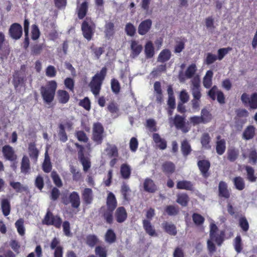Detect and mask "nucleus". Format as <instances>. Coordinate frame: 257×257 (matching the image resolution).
<instances>
[{
  "mask_svg": "<svg viewBox=\"0 0 257 257\" xmlns=\"http://www.w3.org/2000/svg\"><path fill=\"white\" fill-rule=\"evenodd\" d=\"M106 205V207L101 208V216L107 224H111L113 221V212L117 207V202L115 195L111 192L108 193Z\"/></svg>",
  "mask_w": 257,
  "mask_h": 257,
  "instance_id": "1",
  "label": "nucleus"
},
{
  "mask_svg": "<svg viewBox=\"0 0 257 257\" xmlns=\"http://www.w3.org/2000/svg\"><path fill=\"white\" fill-rule=\"evenodd\" d=\"M57 88V83L55 80L49 81L45 86L41 87L40 93L45 102L49 104L54 100Z\"/></svg>",
  "mask_w": 257,
  "mask_h": 257,
  "instance_id": "2",
  "label": "nucleus"
},
{
  "mask_svg": "<svg viewBox=\"0 0 257 257\" xmlns=\"http://www.w3.org/2000/svg\"><path fill=\"white\" fill-rule=\"evenodd\" d=\"M107 73L106 67L102 68L99 73H97L92 79L89 84V86L92 93L97 96L99 94L101 86Z\"/></svg>",
  "mask_w": 257,
  "mask_h": 257,
  "instance_id": "3",
  "label": "nucleus"
},
{
  "mask_svg": "<svg viewBox=\"0 0 257 257\" xmlns=\"http://www.w3.org/2000/svg\"><path fill=\"white\" fill-rule=\"evenodd\" d=\"M95 28V25L91 19L86 17L81 24V31L84 38L90 41L94 35Z\"/></svg>",
  "mask_w": 257,
  "mask_h": 257,
  "instance_id": "4",
  "label": "nucleus"
},
{
  "mask_svg": "<svg viewBox=\"0 0 257 257\" xmlns=\"http://www.w3.org/2000/svg\"><path fill=\"white\" fill-rule=\"evenodd\" d=\"M42 222L43 224L53 225L56 228H60L62 220L59 215H54L50 210H48Z\"/></svg>",
  "mask_w": 257,
  "mask_h": 257,
  "instance_id": "5",
  "label": "nucleus"
},
{
  "mask_svg": "<svg viewBox=\"0 0 257 257\" xmlns=\"http://www.w3.org/2000/svg\"><path fill=\"white\" fill-rule=\"evenodd\" d=\"M192 94L193 97V98L191 101L192 108L194 111H198L200 109L201 103L200 98L201 97L200 87L198 82H194L193 83Z\"/></svg>",
  "mask_w": 257,
  "mask_h": 257,
  "instance_id": "6",
  "label": "nucleus"
},
{
  "mask_svg": "<svg viewBox=\"0 0 257 257\" xmlns=\"http://www.w3.org/2000/svg\"><path fill=\"white\" fill-rule=\"evenodd\" d=\"M240 100L244 106L250 109H257V93L253 92L250 95L244 92L240 97Z\"/></svg>",
  "mask_w": 257,
  "mask_h": 257,
  "instance_id": "7",
  "label": "nucleus"
},
{
  "mask_svg": "<svg viewBox=\"0 0 257 257\" xmlns=\"http://www.w3.org/2000/svg\"><path fill=\"white\" fill-rule=\"evenodd\" d=\"M104 127L100 122H97L93 123L91 139L97 145L102 144L104 137Z\"/></svg>",
  "mask_w": 257,
  "mask_h": 257,
  "instance_id": "8",
  "label": "nucleus"
},
{
  "mask_svg": "<svg viewBox=\"0 0 257 257\" xmlns=\"http://www.w3.org/2000/svg\"><path fill=\"white\" fill-rule=\"evenodd\" d=\"M169 120L170 122L173 121L176 129L181 130L183 133H187L190 130V128L186 125L185 116L176 114L174 118L170 117Z\"/></svg>",
  "mask_w": 257,
  "mask_h": 257,
  "instance_id": "9",
  "label": "nucleus"
},
{
  "mask_svg": "<svg viewBox=\"0 0 257 257\" xmlns=\"http://www.w3.org/2000/svg\"><path fill=\"white\" fill-rule=\"evenodd\" d=\"M75 147L78 149V157L81 162L84 172H87L91 167L90 159L84 156V148L77 143L75 144Z\"/></svg>",
  "mask_w": 257,
  "mask_h": 257,
  "instance_id": "10",
  "label": "nucleus"
},
{
  "mask_svg": "<svg viewBox=\"0 0 257 257\" xmlns=\"http://www.w3.org/2000/svg\"><path fill=\"white\" fill-rule=\"evenodd\" d=\"M9 37L13 40H19L23 35V28L21 25L18 23H13L8 30Z\"/></svg>",
  "mask_w": 257,
  "mask_h": 257,
  "instance_id": "11",
  "label": "nucleus"
},
{
  "mask_svg": "<svg viewBox=\"0 0 257 257\" xmlns=\"http://www.w3.org/2000/svg\"><path fill=\"white\" fill-rule=\"evenodd\" d=\"M3 155L6 160L10 162H15L17 159L14 148L9 145H5L2 149Z\"/></svg>",
  "mask_w": 257,
  "mask_h": 257,
  "instance_id": "12",
  "label": "nucleus"
},
{
  "mask_svg": "<svg viewBox=\"0 0 257 257\" xmlns=\"http://www.w3.org/2000/svg\"><path fill=\"white\" fill-rule=\"evenodd\" d=\"M26 80L25 74L20 70H15L13 74V84L15 90H17L19 86L24 85Z\"/></svg>",
  "mask_w": 257,
  "mask_h": 257,
  "instance_id": "13",
  "label": "nucleus"
},
{
  "mask_svg": "<svg viewBox=\"0 0 257 257\" xmlns=\"http://www.w3.org/2000/svg\"><path fill=\"white\" fill-rule=\"evenodd\" d=\"M69 203H71V207L73 208L77 209L79 207L80 205V199L78 192L76 191H73L69 194L68 200H63V203L65 205H67Z\"/></svg>",
  "mask_w": 257,
  "mask_h": 257,
  "instance_id": "14",
  "label": "nucleus"
},
{
  "mask_svg": "<svg viewBox=\"0 0 257 257\" xmlns=\"http://www.w3.org/2000/svg\"><path fill=\"white\" fill-rule=\"evenodd\" d=\"M89 8V2L87 1L78 4L76 8L77 17L79 20L83 19L87 14Z\"/></svg>",
  "mask_w": 257,
  "mask_h": 257,
  "instance_id": "15",
  "label": "nucleus"
},
{
  "mask_svg": "<svg viewBox=\"0 0 257 257\" xmlns=\"http://www.w3.org/2000/svg\"><path fill=\"white\" fill-rule=\"evenodd\" d=\"M197 165L203 177L205 178H208L210 175L208 172L210 167V162L207 160H199L197 162Z\"/></svg>",
  "mask_w": 257,
  "mask_h": 257,
  "instance_id": "16",
  "label": "nucleus"
},
{
  "mask_svg": "<svg viewBox=\"0 0 257 257\" xmlns=\"http://www.w3.org/2000/svg\"><path fill=\"white\" fill-rule=\"evenodd\" d=\"M152 26V21L148 19L142 21L138 26V33L142 36L147 34L151 30Z\"/></svg>",
  "mask_w": 257,
  "mask_h": 257,
  "instance_id": "17",
  "label": "nucleus"
},
{
  "mask_svg": "<svg viewBox=\"0 0 257 257\" xmlns=\"http://www.w3.org/2000/svg\"><path fill=\"white\" fill-rule=\"evenodd\" d=\"M175 170V165L171 161H165L161 165L162 171L168 177L173 174Z\"/></svg>",
  "mask_w": 257,
  "mask_h": 257,
  "instance_id": "18",
  "label": "nucleus"
},
{
  "mask_svg": "<svg viewBox=\"0 0 257 257\" xmlns=\"http://www.w3.org/2000/svg\"><path fill=\"white\" fill-rule=\"evenodd\" d=\"M218 196L220 198H224L225 199H228L230 196L227 184L223 181H221L218 185Z\"/></svg>",
  "mask_w": 257,
  "mask_h": 257,
  "instance_id": "19",
  "label": "nucleus"
},
{
  "mask_svg": "<svg viewBox=\"0 0 257 257\" xmlns=\"http://www.w3.org/2000/svg\"><path fill=\"white\" fill-rule=\"evenodd\" d=\"M114 216L118 223L123 222L126 219L127 216L125 208L123 206L118 207L115 210Z\"/></svg>",
  "mask_w": 257,
  "mask_h": 257,
  "instance_id": "20",
  "label": "nucleus"
},
{
  "mask_svg": "<svg viewBox=\"0 0 257 257\" xmlns=\"http://www.w3.org/2000/svg\"><path fill=\"white\" fill-rule=\"evenodd\" d=\"M143 226L147 234L151 236H157L155 227L152 224L150 220L144 219L143 220Z\"/></svg>",
  "mask_w": 257,
  "mask_h": 257,
  "instance_id": "21",
  "label": "nucleus"
},
{
  "mask_svg": "<svg viewBox=\"0 0 257 257\" xmlns=\"http://www.w3.org/2000/svg\"><path fill=\"white\" fill-rule=\"evenodd\" d=\"M216 152L219 155H223L226 150V142L224 139H221L220 136L216 137Z\"/></svg>",
  "mask_w": 257,
  "mask_h": 257,
  "instance_id": "22",
  "label": "nucleus"
},
{
  "mask_svg": "<svg viewBox=\"0 0 257 257\" xmlns=\"http://www.w3.org/2000/svg\"><path fill=\"white\" fill-rule=\"evenodd\" d=\"M255 127L252 125L247 126L244 130L242 138L245 140L252 139L255 135Z\"/></svg>",
  "mask_w": 257,
  "mask_h": 257,
  "instance_id": "23",
  "label": "nucleus"
},
{
  "mask_svg": "<svg viewBox=\"0 0 257 257\" xmlns=\"http://www.w3.org/2000/svg\"><path fill=\"white\" fill-rule=\"evenodd\" d=\"M131 56L132 58L138 57L141 53L143 50V46L139 44V43L135 41L132 40L131 44Z\"/></svg>",
  "mask_w": 257,
  "mask_h": 257,
  "instance_id": "24",
  "label": "nucleus"
},
{
  "mask_svg": "<svg viewBox=\"0 0 257 257\" xmlns=\"http://www.w3.org/2000/svg\"><path fill=\"white\" fill-rule=\"evenodd\" d=\"M28 153L31 159L34 162H36L38 160L39 151L36 146L34 142L30 143L28 146Z\"/></svg>",
  "mask_w": 257,
  "mask_h": 257,
  "instance_id": "25",
  "label": "nucleus"
},
{
  "mask_svg": "<svg viewBox=\"0 0 257 257\" xmlns=\"http://www.w3.org/2000/svg\"><path fill=\"white\" fill-rule=\"evenodd\" d=\"M82 197L85 204H90L93 199L92 190L89 188H85L82 192Z\"/></svg>",
  "mask_w": 257,
  "mask_h": 257,
  "instance_id": "26",
  "label": "nucleus"
},
{
  "mask_svg": "<svg viewBox=\"0 0 257 257\" xmlns=\"http://www.w3.org/2000/svg\"><path fill=\"white\" fill-rule=\"evenodd\" d=\"M164 230L170 235L175 236L177 234V230L176 226L173 224L164 221L162 224Z\"/></svg>",
  "mask_w": 257,
  "mask_h": 257,
  "instance_id": "27",
  "label": "nucleus"
},
{
  "mask_svg": "<svg viewBox=\"0 0 257 257\" xmlns=\"http://www.w3.org/2000/svg\"><path fill=\"white\" fill-rule=\"evenodd\" d=\"M153 139L157 147L160 150H163L167 148V141L162 138L159 134L154 133L153 134Z\"/></svg>",
  "mask_w": 257,
  "mask_h": 257,
  "instance_id": "28",
  "label": "nucleus"
},
{
  "mask_svg": "<svg viewBox=\"0 0 257 257\" xmlns=\"http://www.w3.org/2000/svg\"><path fill=\"white\" fill-rule=\"evenodd\" d=\"M144 190L149 193H154L157 190V187L153 180L146 178L144 183Z\"/></svg>",
  "mask_w": 257,
  "mask_h": 257,
  "instance_id": "29",
  "label": "nucleus"
},
{
  "mask_svg": "<svg viewBox=\"0 0 257 257\" xmlns=\"http://www.w3.org/2000/svg\"><path fill=\"white\" fill-rule=\"evenodd\" d=\"M177 189H183L189 191H193L194 190L193 185L191 182L187 180L179 181L176 185Z\"/></svg>",
  "mask_w": 257,
  "mask_h": 257,
  "instance_id": "30",
  "label": "nucleus"
},
{
  "mask_svg": "<svg viewBox=\"0 0 257 257\" xmlns=\"http://www.w3.org/2000/svg\"><path fill=\"white\" fill-rule=\"evenodd\" d=\"M181 151L184 157L188 156L191 153L192 150L191 145L187 139L181 142Z\"/></svg>",
  "mask_w": 257,
  "mask_h": 257,
  "instance_id": "31",
  "label": "nucleus"
},
{
  "mask_svg": "<svg viewBox=\"0 0 257 257\" xmlns=\"http://www.w3.org/2000/svg\"><path fill=\"white\" fill-rule=\"evenodd\" d=\"M1 210L5 216H8L11 212L10 201L8 199H3L1 203Z\"/></svg>",
  "mask_w": 257,
  "mask_h": 257,
  "instance_id": "32",
  "label": "nucleus"
},
{
  "mask_svg": "<svg viewBox=\"0 0 257 257\" xmlns=\"http://www.w3.org/2000/svg\"><path fill=\"white\" fill-rule=\"evenodd\" d=\"M104 34L105 37L110 38L112 37L115 33L114 25L111 22H106L104 26Z\"/></svg>",
  "mask_w": 257,
  "mask_h": 257,
  "instance_id": "33",
  "label": "nucleus"
},
{
  "mask_svg": "<svg viewBox=\"0 0 257 257\" xmlns=\"http://www.w3.org/2000/svg\"><path fill=\"white\" fill-rule=\"evenodd\" d=\"M58 99L60 103L65 104L68 102L70 95L68 92L64 90H58L57 91Z\"/></svg>",
  "mask_w": 257,
  "mask_h": 257,
  "instance_id": "34",
  "label": "nucleus"
},
{
  "mask_svg": "<svg viewBox=\"0 0 257 257\" xmlns=\"http://www.w3.org/2000/svg\"><path fill=\"white\" fill-rule=\"evenodd\" d=\"M213 73L212 70H208L203 79V84L206 88H209L212 84Z\"/></svg>",
  "mask_w": 257,
  "mask_h": 257,
  "instance_id": "35",
  "label": "nucleus"
},
{
  "mask_svg": "<svg viewBox=\"0 0 257 257\" xmlns=\"http://www.w3.org/2000/svg\"><path fill=\"white\" fill-rule=\"evenodd\" d=\"M131 192L132 191L128 185L126 183L123 182L121 186L120 192L124 200L127 201L130 200Z\"/></svg>",
  "mask_w": 257,
  "mask_h": 257,
  "instance_id": "36",
  "label": "nucleus"
},
{
  "mask_svg": "<svg viewBox=\"0 0 257 257\" xmlns=\"http://www.w3.org/2000/svg\"><path fill=\"white\" fill-rule=\"evenodd\" d=\"M145 53L147 58H152L155 54L154 47L151 41H148L145 46Z\"/></svg>",
  "mask_w": 257,
  "mask_h": 257,
  "instance_id": "37",
  "label": "nucleus"
},
{
  "mask_svg": "<svg viewBox=\"0 0 257 257\" xmlns=\"http://www.w3.org/2000/svg\"><path fill=\"white\" fill-rule=\"evenodd\" d=\"M30 170V163L29 158L24 156L21 164V171L24 174H27Z\"/></svg>",
  "mask_w": 257,
  "mask_h": 257,
  "instance_id": "38",
  "label": "nucleus"
},
{
  "mask_svg": "<svg viewBox=\"0 0 257 257\" xmlns=\"http://www.w3.org/2000/svg\"><path fill=\"white\" fill-rule=\"evenodd\" d=\"M171 57V51L169 49H164L159 54L158 61L164 63L168 61Z\"/></svg>",
  "mask_w": 257,
  "mask_h": 257,
  "instance_id": "39",
  "label": "nucleus"
},
{
  "mask_svg": "<svg viewBox=\"0 0 257 257\" xmlns=\"http://www.w3.org/2000/svg\"><path fill=\"white\" fill-rule=\"evenodd\" d=\"M245 170L246 172V178L250 182H255L256 181L257 177L255 176L254 169L249 166H246Z\"/></svg>",
  "mask_w": 257,
  "mask_h": 257,
  "instance_id": "40",
  "label": "nucleus"
},
{
  "mask_svg": "<svg viewBox=\"0 0 257 257\" xmlns=\"http://www.w3.org/2000/svg\"><path fill=\"white\" fill-rule=\"evenodd\" d=\"M227 159L231 162H234L239 156V151L235 148H229L227 152Z\"/></svg>",
  "mask_w": 257,
  "mask_h": 257,
  "instance_id": "41",
  "label": "nucleus"
},
{
  "mask_svg": "<svg viewBox=\"0 0 257 257\" xmlns=\"http://www.w3.org/2000/svg\"><path fill=\"white\" fill-rule=\"evenodd\" d=\"M105 151L109 158H117L118 156V149L114 145H109L106 148Z\"/></svg>",
  "mask_w": 257,
  "mask_h": 257,
  "instance_id": "42",
  "label": "nucleus"
},
{
  "mask_svg": "<svg viewBox=\"0 0 257 257\" xmlns=\"http://www.w3.org/2000/svg\"><path fill=\"white\" fill-rule=\"evenodd\" d=\"M99 242V239L95 234H89L86 237V243L90 247H93Z\"/></svg>",
  "mask_w": 257,
  "mask_h": 257,
  "instance_id": "43",
  "label": "nucleus"
},
{
  "mask_svg": "<svg viewBox=\"0 0 257 257\" xmlns=\"http://www.w3.org/2000/svg\"><path fill=\"white\" fill-rule=\"evenodd\" d=\"M105 241L108 243H112L115 242L116 236L112 229H108L104 235Z\"/></svg>",
  "mask_w": 257,
  "mask_h": 257,
  "instance_id": "44",
  "label": "nucleus"
},
{
  "mask_svg": "<svg viewBox=\"0 0 257 257\" xmlns=\"http://www.w3.org/2000/svg\"><path fill=\"white\" fill-rule=\"evenodd\" d=\"M233 183L235 188L239 191L245 188V182L243 179L240 176L235 177L233 179Z\"/></svg>",
  "mask_w": 257,
  "mask_h": 257,
  "instance_id": "45",
  "label": "nucleus"
},
{
  "mask_svg": "<svg viewBox=\"0 0 257 257\" xmlns=\"http://www.w3.org/2000/svg\"><path fill=\"white\" fill-rule=\"evenodd\" d=\"M189 201V197L186 193H182L177 195L176 202L182 206H187Z\"/></svg>",
  "mask_w": 257,
  "mask_h": 257,
  "instance_id": "46",
  "label": "nucleus"
},
{
  "mask_svg": "<svg viewBox=\"0 0 257 257\" xmlns=\"http://www.w3.org/2000/svg\"><path fill=\"white\" fill-rule=\"evenodd\" d=\"M210 140L211 138L209 135L208 133H204L201 138V143L202 147L207 150L210 149Z\"/></svg>",
  "mask_w": 257,
  "mask_h": 257,
  "instance_id": "47",
  "label": "nucleus"
},
{
  "mask_svg": "<svg viewBox=\"0 0 257 257\" xmlns=\"http://www.w3.org/2000/svg\"><path fill=\"white\" fill-rule=\"evenodd\" d=\"M95 253L96 256L107 257V249L104 245H97L95 248Z\"/></svg>",
  "mask_w": 257,
  "mask_h": 257,
  "instance_id": "48",
  "label": "nucleus"
},
{
  "mask_svg": "<svg viewBox=\"0 0 257 257\" xmlns=\"http://www.w3.org/2000/svg\"><path fill=\"white\" fill-rule=\"evenodd\" d=\"M131 173L130 167L126 164H123L120 167V174L123 179L130 178Z\"/></svg>",
  "mask_w": 257,
  "mask_h": 257,
  "instance_id": "49",
  "label": "nucleus"
},
{
  "mask_svg": "<svg viewBox=\"0 0 257 257\" xmlns=\"http://www.w3.org/2000/svg\"><path fill=\"white\" fill-rule=\"evenodd\" d=\"M200 116L202 118L203 123L210 122L212 118L211 113L205 108L201 110Z\"/></svg>",
  "mask_w": 257,
  "mask_h": 257,
  "instance_id": "50",
  "label": "nucleus"
},
{
  "mask_svg": "<svg viewBox=\"0 0 257 257\" xmlns=\"http://www.w3.org/2000/svg\"><path fill=\"white\" fill-rule=\"evenodd\" d=\"M165 211L169 216H176L179 213V209L178 206L170 205L165 207Z\"/></svg>",
  "mask_w": 257,
  "mask_h": 257,
  "instance_id": "51",
  "label": "nucleus"
},
{
  "mask_svg": "<svg viewBox=\"0 0 257 257\" xmlns=\"http://www.w3.org/2000/svg\"><path fill=\"white\" fill-rule=\"evenodd\" d=\"M124 31L126 34L130 37H133L136 33V28L131 23H127L125 26Z\"/></svg>",
  "mask_w": 257,
  "mask_h": 257,
  "instance_id": "52",
  "label": "nucleus"
},
{
  "mask_svg": "<svg viewBox=\"0 0 257 257\" xmlns=\"http://www.w3.org/2000/svg\"><path fill=\"white\" fill-rule=\"evenodd\" d=\"M225 232L224 231H221L219 234H215L213 237H210L211 239L214 241L218 245L220 246L224 241Z\"/></svg>",
  "mask_w": 257,
  "mask_h": 257,
  "instance_id": "53",
  "label": "nucleus"
},
{
  "mask_svg": "<svg viewBox=\"0 0 257 257\" xmlns=\"http://www.w3.org/2000/svg\"><path fill=\"white\" fill-rule=\"evenodd\" d=\"M10 185L18 193L27 190V188L23 186L19 182H11Z\"/></svg>",
  "mask_w": 257,
  "mask_h": 257,
  "instance_id": "54",
  "label": "nucleus"
},
{
  "mask_svg": "<svg viewBox=\"0 0 257 257\" xmlns=\"http://www.w3.org/2000/svg\"><path fill=\"white\" fill-rule=\"evenodd\" d=\"M233 245L235 251L240 253L242 250V243L241 236L237 235L234 239Z\"/></svg>",
  "mask_w": 257,
  "mask_h": 257,
  "instance_id": "55",
  "label": "nucleus"
},
{
  "mask_svg": "<svg viewBox=\"0 0 257 257\" xmlns=\"http://www.w3.org/2000/svg\"><path fill=\"white\" fill-rule=\"evenodd\" d=\"M197 71V67L195 64L192 63L190 65L185 71V76L188 78H192Z\"/></svg>",
  "mask_w": 257,
  "mask_h": 257,
  "instance_id": "56",
  "label": "nucleus"
},
{
  "mask_svg": "<svg viewBox=\"0 0 257 257\" xmlns=\"http://www.w3.org/2000/svg\"><path fill=\"white\" fill-rule=\"evenodd\" d=\"M59 128L58 136L59 139L62 142L65 143L68 140V137L65 131V126L63 124H60Z\"/></svg>",
  "mask_w": 257,
  "mask_h": 257,
  "instance_id": "57",
  "label": "nucleus"
},
{
  "mask_svg": "<svg viewBox=\"0 0 257 257\" xmlns=\"http://www.w3.org/2000/svg\"><path fill=\"white\" fill-rule=\"evenodd\" d=\"M192 217L194 224L197 226L202 225L205 221L204 217L197 213H194L192 214Z\"/></svg>",
  "mask_w": 257,
  "mask_h": 257,
  "instance_id": "58",
  "label": "nucleus"
},
{
  "mask_svg": "<svg viewBox=\"0 0 257 257\" xmlns=\"http://www.w3.org/2000/svg\"><path fill=\"white\" fill-rule=\"evenodd\" d=\"M51 177L53 181L54 184L58 188H61L63 186L62 180L56 171H53L51 173Z\"/></svg>",
  "mask_w": 257,
  "mask_h": 257,
  "instance_id": "59",
  "label": "nucleus"
},
{
  "mask_svg": "<svg viewBox=\"0 0 257 257\" xmlns=\"http://www.w3.org/2000/svg\"><path fill=\"white\" fill-rule=\"evenodd\" d=\"M24 220L20 218L15 223V226L17 229V231L20 235H24L25 233V229L24 226Z\"/></svg>",
  "mask_w": 257,
  "mask_h": 257,
  "instance_id": "60",
  "label": "nucleus"
},
{
  "mask_svg": "<svg viewBox=\"0 0 257 257\" xmlns=\"http://www.w3.org/2000/svg\"><path fill=\"white\" fill-rule=\"evenodd\" d=\"M64 84L67 89L72 92H74V80L72 78L70 77L66 78L64 80Z\"/></svg>",
  "mask_w": 257,
  "mask_h": 257,
  "instance_id": "61",
  "label": "nucleus"
},
{
  "mask_svg": "<svg viewBox=\"0 0 257 257\" xmlns=\"http://www.w3.org/2000/svg\"><path fill=\"white\" fill-rule=\"evenodd\" d=\"M111 88L113 92L117 94L119 92L120 90V86L118 81L113 78L111 80Z\"/></svg>",
  "mask_w": 257,
  "mask_h": 257,
  "instance_id": "62",
  "label": "nucleus"
},
{
  "mask_svg": "<svg viewBox=\"0 0 257 257\" xmlns=\"http://www.w3.org/2000/svg\"><path fill=\"white\" fill-rule=\"evenodd\" d=\"M79 105L83 107L85 110L89 111L91 108V102L88 97H84L80 100Z\"/></svg>",
  "mask_w": 257,
  "mask_h": 257,
  "instance_id": "63",
  "label": "nucleus"
},
{
  "mask_svg": "<svg viewBox=\"0 0 257 257\" xmlns=\"http://www.w3.org/2000/svg\"><path fill=\"white\" fill-rule=\"evenodd\" d=\"M31 34V38L33 40H36L40 37V32L37 25L34 24L32 26Z\"/></svg>",
  "mask_w": 257,
  "mask_h": 257,
  "instance_id": "64",
  "label": "nucleus"
}]
</instances>
